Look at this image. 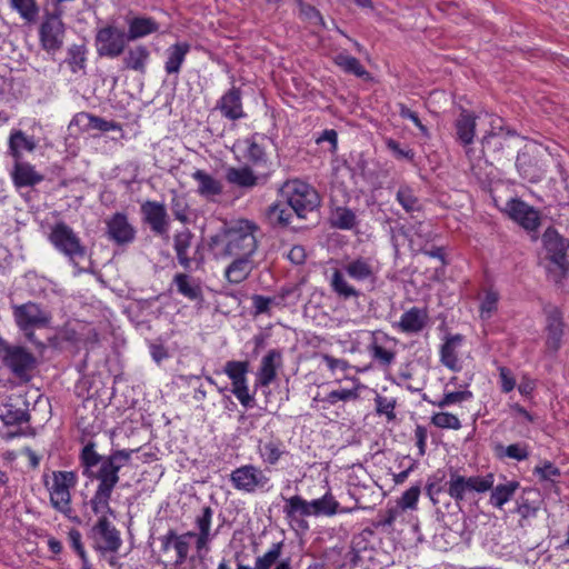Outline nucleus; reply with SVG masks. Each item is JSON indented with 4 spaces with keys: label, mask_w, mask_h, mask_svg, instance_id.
<instances>
[{
    "label": "nucleus",
    "mask_w": 569,
    "mask_h": 569,
    "mask_svg": "<svg viewBox=\"0 0 569 569\" xmlns=\"http://www.w3.org/2000/svg\"><path fill=\"white\" fill-rule=\"evenodd\" d=\"M216 109L231 121H236L246 117L242 107V97L240 88L232 86L218 101Z\"/></svg>",
    "instance_id": "nucleus-21"
},
{
    "label": "nucleus",
    "mask_w": 569,
    "mask_h": 569,
    "mask_svg": "<svg viewBox=\"0 0 569 569\" xmlns=\"http://www.w3.org/2000/svg\"><path fill=\"white\" fill-rule=\"evenodd\" d=\"M431 423L437 428L459 430L461 422L459 418L450 412H437L431 417Z\"/></svg>",
    "instance_id": "nucleus-52"
},
{
    "label": "nucleus",
    "mask_w": 569,
    "mask_h": 569,
    "mask_svg": "<svg viewBox=\"0 0 569 569\" xmlns=\"http://www.w3.org/2000/svg\"><path fill=\"white\" fill-rule=\"evenodd\" d=\"M77 124L84 130H98L101 132H107L111 130H120L121 127L119 123L114 121H108L100 117L93 116L88 112H80L74 116L71 121V126Z\"/></svg>",
    "instance_id": "nucleus-32"
},
{
    "label": "nucleus",
    "mask_w": 569,
    "mask_h": 569,
    "mask_svg": "<svg viewBox=\"0 0 569 569\" xmlns=\"http://www.w3.org/2000/svg\"><path fill=\"white\" fill-rule=\"evenodd\" d=\"M193 238L194 236L189 229L179 231L173 236V249L177 260L179 264L188 271L199 270L204 262L202 247L200 243H198L193 248L192 253H190Z\"/></svg>",
    "instance_id": "nucleus-11"
},
{
    "label": "nucleus",
    "mask_w": 569,
    "mask_h": 569,
    "mask_svg": "<svg viewBox=\"0 0 569 569\" xmlns=\"http://www.w3.org/2000/svg\"><path fill=\"white\" fill-rule=\"evenodd\" d=\"M413 229V236L416 237L418 241L419 248L421 246L429 244L432 242L436 238L435 232L432 231L431 227L428 223L425 222H417L412 226Z\"/></svg>",
    "instance_id": "nucleus-61"
},
{
    "label": "nucleus",
    "mask_w": 569,
    "mask_h": 569,
    "mask_svg": "<svg viewBox=\"0 0 569 569\" xmlns=\"http://www.w3.org/2000/svg\"><path fill=\"white\" fill-rule=\"evenodd\" d=\"M369 351H370L371 357L377 362H379L381 366H385V367L390 366L396 358V353L393 351L383 348L382 346L378 345L377 342H372L369 346Z\"/></svg>",
    "instance_id": "nucleus-57"
},
{
    "label": "nucleus",
    "mask_w": 569,
    "mask_h": 569,
    "mask_svg": "<svg viewBox=\"0 0 569 569\" xmlns=\"http://www.w3.org/2000/svg\"><path fill=\"white\" fill-rule=\"evenodd\" d=\"M268 178L269 173H263L261 176L254 174L250 166H244L241 168L231 167L226 172V179L229 183L246 189H250L260 183H264Z\"/></svg>",
    "instance_id": "nucleus-24"
},
{
    "label": "nucleus",
    "mask_w": 569,
    "mask_h": 569,
    "mask_svg": "<svg viewBox=\"0 0 569 569\" xmlns=\"http://www.w3.org/2000/svg\"><path fill=\"white\" fill-rule=\"evenodd\" d=\"M106 224L109 239L119 246L131 243L136 238V229L128 221L127 214L122 212L112 214Z\"/></svg>",
    "instance_id": "nucleus-20"
},
{
    "label": "nucleus",
    "mask_w": 569,
    "mask_h": 569,
    "mask_svg": "<svg viewBox=\"0 0 569 569\" xmlns=\"http://www.w3.org/2000/svg\"><path fill=\"white\" fill-rule=\"evenodd\" d=\"M230 391L246 409L253 408L256 406V399L249 392L248 381L233 385Z\"/></svg>",
    "instance_id": "nucleus-58"
},
{
    "label": "nucleus",
    "mask_w": 569,
    "mask_h": 569,
    "mask_svg": "<svg viewBox=\"0 0 569 569\" xmlns=\"http://www.w3.org/2000/svg\"><path fill=\"white\" fill-rule=\"evenodd\" d=\"M333 63L343 72L362 78L368 74L360 61L350 56L347 51H341L332 58Z\"/></svg>",
    "instance_id": "nucleus-42"
},
{
    "label": "nucleus",
    "mask_w": 569,
    "mask_h": 569,
    "mask_svg": "<svg viewBox=\"0 0 569 569\" xmlns=\"http://www.w3.org/2000/svg\"><path fill=\"white\" fill-rule=\"evenodd\" d=\"M192 537H196V533L189 531V532H187L184 535L179 536L176 539V542L173 543V548L177 551V560H176L177 565L183 563L184 560L187 559L188 552H189V541H188V538H192Z\"/></svg>",
    "instance_id": "nucleus-62"
},
{
    "label": "nucleus",
    "mask_w": 569,
    "mask_h": 569,
    "mask_svg": "<svg viewBox=\"0 0 569 569\" xmlns=\"http://www.w3.org/2000/svg\"><path fill=\"white\" fill-rule=\"evenodd\" d=\"M128 30L126 34L129 42L146 38L159 31V23L152 18L147 16H137L127 20Z\"/></svg>",
    "instance_id": "nucleus-26"
},
{
    "label": "nucleus",
    "mask_w": 569,
    "mask_h": 569,
    "mask_svg": "<svg viewBox=\"0 0 569 569\" xmlns=\"http://www.w3.org/2000/svg\"><path fill=\"white\" fill-rule=\"evenodd\" d=\"M398 107V112H399V116L402 118V119H409L413 122V124L419 129L420 133L426 137V138H429L430 133H429V130L428 128L421 122V120L419 119L418 117V113L410 110L406 104L403 103H398L397 104Z\"/></svg>",
    "instance_id": "nucleus-63"
},
{
    "label": "nucleus",
    "mask_w": 569,
    "mask_h": 569,
    "mask_svg": "<svg viewBox=\"0 0 569 569\" xmlns=\"http://www.w3.org/2000/svg\"><path fill=\"white\" fill-rule=\"evenodd\" d=\"M0 358L16 376L21 377L32 370L36 365L34 356L21 346H10L0 338Z\"/></svg>",
    "instance_id": "nucleus-14"
},
{
    "label": "nucleus",
    "mask_w": 569,
    "mask_h": 569,
    "mask_svg": "<svg viewBox=\"0 0 569 569\" xmlns=\"http://www.w3.org/2000/svg\"><path fill=\"white\" fill-rule=\"evenodd\" d=\"M445 479V473L438 471L428 478L426 483V493L430 498L433 505L438 503V496L442 492V488L440 486L441 481Z\"/></svg>",
    "instance_id": "nucleus-59"
},
{
    "label": "nucleus",
    "mask_w": 569,
    "mask_h": 569,
    "mask_svg": "<svg viewBox=\"0 0 569 569\" xmlns=\"http://www.w3.org/2000/svg\"><path fill=\"white\" fill-rule=\"evenodd\" d=\"M520 487L518 481H507L505 483L492 486L489 502L495 508L501 509L516 493Z\"/></svg>",
    "instance_id": "nucleus-40"
},
{
    "label": "nucleus",
    "mask_w": 569,
    "mask_h": 569,
    "mask_svg": "<svg viewBox=\"0 0 569 569\" xmlns=\"http://www.w3.org/2000/svg\"><path fill=\"white\" fill-rule=\"evenodd\" d=\"M149 59L150 51L146 46H134L127 50L122 59L123 69L133 70L141 74H144L147 71V64Z\"/></svg>",
    "instance_id": "nucleus-30"
},
{
    "label": "nucleus",
    "mask_w": 569,
    "mask_h": 569,
    "mask_svg": "<svg viewBox=\"0 0 569 569\" xmlns=\"http://www.w3.org/2000/svg\"><path fill=\"white\" fill-rule=\"evenodd\" d=\"M309 505L311 506L312 516L316 517H332L337 513H349L355 510V508L340 507L330 489L321 498L311 500Z\"/></svg>",
    "instance_id": "nucleus-27"
},
{
    "label": "nucleus",
    "mask_w": 569,
    "mask_h": 569,
    "mask_svg": "<svg viewBox=\"0 0 569 569\" xmlns=\"http://www.w3.org/2000/svg\"><path fill=\"white\" fill-rule=\"evenodd\" d=\"M94 43L99 57L113 59L124 52L129 39L123 29L108 24L97 31Z\"/></svg>",
    "instance_id": "nucleus-10"
},
{
    "label": "nucleus",
    "mask_w": 569,
    "mask_h": 569,
    "mask_svg": "<svg viewBox=\"0 0 569 569\" xmlns=\"http://www.w3.org/2000/svg\"><path fill=\"white\" fill-rule=\"evenodd\" d=\"M477 116L466 109H462L455 121L456 138L462 146L473 142L476 132Z\"/></svg>",
    "instance_id": "nucleus-29"
},
{
    "label": "nucleus",
    "mask_w": 569,
    "mask_h": 569,
    "mask_svg": "<svg viewBox=\"0 0 569 569\" xmlns=\"http://www.w3.org/2000/svg\"><path fill=\"white\" fill-rule=\"evenodd\" d=\"M64 11L62 8H54L47 13L39 29V38L42 48L50 52L62 48L66 26L62 21Z\"/></svg>",
    "instance_id": "nucleus-12"
},
{
    "label": "nucleus",
    "mask_w": 569,
    "mask_h": 569,
    "mask_svg": "<svg viewBox=\"0 0 569 569\" xmlns=\"http://www.w3.org/2000/svg\"><path fill=\"white\" fill-rule=\"evenodd\" d=\"M397 201L407 212L419 211L421 209L420 201L416 197L412 188L401 186L396 194Z\"/></svg>",
    "instance_id": "nucleus-51"
},
{
    "label": "nucleus",
    "mask_w": 569,
    "mask_h": 569,
    "mask_svg": "<svg viewBox=\"0 0 569 569\" xmlns=\"http://www.w3.org/2000/svg\"><path fill=\"white\" fill-rule=\"evenodd\" d=\"M248 371H249V362L248 361L230 360V361H227L223 367V372L231 380V386L248 381V379H247Z\"/></svg>",
    "instance_id": "nucleus-47"
},
{
    "label": "nucleus",
    "mask_w": 569,
    "mask_h": 569,
    "mask_svg": "<svg viewBox=\"0 0 569 569\" xmlns=\"http://www.w3.org/2000/svg\"><path fill=\"white\" fill-rule=\"evenodd\" d=\"M499 301V293L493 289H488L480 303V316L482 319H488L491 313L497 310Z\"/></svg>",
    "instance_id": "nucleus-54"
},
{
    "label": "nucleus",
    "mask_w": 569,
    "mask_h": 569,
    "mask_svg": "<svg viewBox=\"0 0 569 569\" xmlns=\"http://www.w3.org/2000/svg\"><path fill=\"white\" fill-rule=\"evenodd\" d=\"M78 476L74 471L57 470L52 472V482L44 480V486L50 493V503L53 509L61 512L67 518L79 522V518L73 516L71 507V489L77 486Z\"/></svg>",
    "instance_id": "nucleus-4"
},
{
    "label": "nucleus",
    "mask_w": 569,
    "mask_h": 569,
    "mask_svg": "<svg viewBox=\"0 0 569 569\" xmlns=\"http://www.w3.org/2000/svg\"><path fill=\"white\" fill-rule=\"evenodd\" d=\"M503 212L528 232H536L541 224V213L520 198L506 202Z\"/></svg>",
    "instance_id": "nucleus-13"
},
{
    "label": "nucleus",
    "mask_w": 569,
    "mask_h": 569,
    "mask_svg": "<svg viewBox=\"0 0 569 569\" xmlns=\"http://www.w3.org/2000/svg\"><path fill=\"white\" fill-rule=\"evenodd\" d=\"M287 203L299 219H306L309 212L320 206V196L310 184L301 180L288 181L284 184Z\"/></svg>",
    "instance_id": "nucleus-7"
},
{
    "label": "nucleus",
    "mask_w": 569,
    "mask_h": 569,
    "mask_svg": "<svg viewBox=\"0 0 569 569\" xmlns=\"http://www.w3.org/2000/svg\"><path fill=\"white\" fill-rule=\"evenodd\" d=\"M427 322V311L418 307H412L402 313L399 321V328L406 333H418L426 327Z\"/></svg>",
    "instance_id": "nucleus-33"
},
{
    "label": "nucleus",
    "mask_w": 569,
    "mask_h": 569,
    "mask_svg": "<svg viewBox=\"0 0 569 569\" xmlns=\"http://www.w3.org/2000/svg\"><path fill=\"white\" fill-rule=\"evenodd\" d=\"M286 505L283 506V512L287 518L296 519L300 517H309L311 513L310 501L302 499L300 496H293L284 499Z\"/></svg>",
    "instance_id": "nucleus-44"
},
{
    "label": "nucleus",
    "mask_w": 569,
    "mask_h": 569,
    "mask_svg": "<svg viewBox=\"0 0 569 569\" xmlns=\"http://www.w3.org/2000/svg\"><path fill=\"white\" fill-rule=\"evenodd\" d=\"M268 142L270 139L262 133H253L244 140V158L252 167L269 169L271 163L266 151Z\"/></svg>",
    "instance_id": "nucleus-19"
},
{
    "label": "nucleus",
    "mask_w": 569,
    "mask_h": 569,
    "mask_svg": "<svg viewBox=\"0 0 569 569\" xmlns=\"http://www.w3.org/2000/svg\"><path fill=\"white\" fill-rule=\"evenodd\" d=\"M177 292L188 300L202 306L204 302L203 289L200 279L188 273H176L172 280Z\"/></svg>",
    "instance_id": "nucleus-22"
},
{
    "label": "nucleus",
    "mask_w": 569,
    "mask_h": 569,
    "mask_svg": "<svg viewBox=\"0 0 569 569\" xmlns=\"http://www.w3.org/2000/svg\"><path fill=\"white\" fill-rule=\"evenodd\" d=\"M330 224L339 230H351L358 224L355 211L345 206H338L331 210Z\"/></svg>",
    "instance_id": "nucleus-38"
},
{
    "label": "nucleus",
    "mask_w": 569,
    "mask_h": 569,
    "mask_svg": "<svg viewBox=\"0 0 569 569\" xmlns=\"http://www.w3.org/2000/svg\"><path fill=\"white\" fill-rule=\"evenodd\" d=\"M420 493H421V483L411 486L408 490H406L402 493V496L398 500V506L402 510L416 509Z\"/></svg>",
    "instance_id": "nucleus-55"
},
{
    "label": "nucleus",
    "mask_w": 569,
    "mask_h": 569,
    "mask_svg": "<svg viewBox=\"0 0 569 569\" xmlns=\"http://www.w3.org/2000/svg\"><path fill=\"white\" fill-rule=\"evenodd\" d=\"M10 3L23 20L27 22L36 21L39 13L37 0H10Z\"/></svg>",
    "instance_id": "nucleus-50"
},
{
    "label": "nucleus",
    "mask_w": 569,
    "mask_h": 569,
    "mask_svg": "<svg viewBox=\"0 0 569 569\" xmlns=\"http://www.w3.org/2000/svg\"><path fill=\"white\" fill-rule=\"evenodd\" d=\"M232 262L226 268L228 282L238 284L244 281L253 269L252 256H233Z\"/></svg>",
    "instance_id": "nucleus-28"
},
{
    "label": "nucleus",
    "mask_w": 569,
    "mask_h": 569,
    "mask_svg": "<svg viewBox=\"0 0 569 569\" xmlns=\"http://www.w3.org/2000/svg\"><path fill=\"white\" fill-rule=\"evenodd\" d=\"M495 475L466 477L457 470L450 472V479L446 483L448 495L459 505L468 493H485L492 488Z\"/></svg>",
    "instance_id": "nucleus-8"
},
{
    "label": "nucleus",
    "mask_w": 569,
    "mask_h": 569,
    "mask_svg": "<svg viewBox=\"0 0 569 569\" xmlns=\"http://www.w3.org/2000/svg\"><path fill=\"white\" fill-rule=\"evenodd\" d=\"M133 449L112 450L108 456L97 452L96 443L88 441L80 451L79 461L82 475L90 480H98L97 489L89 501L94 515H114L109 501L117 483L119 471L131 460Z\"/></svg>",
    "instance_id": "nucleus-1"
},
{
    "label": "nucleus",
    "mask_w": 569,
    "mask_h": 569,
    "mask_svg": "<svg viewBox=\"0 0 569 569\" xmlns=\"http://www.w3.org/2000/svg\"><path fill=\"white\" fill-rule=\"evenodd\" d=\"M516 167L519 174L529 182H538L541 179L532 156L527 151L518 152Z\"/></svg>",
    "instance_id": "nucleus-41"
},
{
    "label": "nucleus",
    "mask_w": 569,
    "mask_h": 569,
    "mask_svg": "<svg viewBox=\"0 0 569 569\" xmlns=\"http://www.w3.org/2000/svg\"><path fill=\"white\" fill-rule=\"evenodd\" d=\"M472 398V392L469 390L447 392L438 401H430L438 408H446L453 403H460Z\"/></svg>",
    "instance_id": "nucleus-53"
},
{
    "label": "nucleus",
    "mask_w": 569,
    "mask_h": 569,
    "mask_svg": "<svg viewBox=\"0 0 569 569\" xmlns=\"http://www.w3.org/2000/svg\"><path fill=\"white\" fill-rule=\"evenodd\" d=\"M496 456L500 459L510 458L517 461H523L529 457L528 446L526 443L517 442L507 447L497 445L495 447Z\"/></svg>",
    "instance_id": "nucleus-46"
},
{
    "label": "nucleus",
    "mask_w": 569,
    "mask_h": 569,
    "mask_svg": "<svg viewBox=\"0 0 569 569\" xmlns=\"http://www.w3.org/2000/svg\"><path fill=\"white\" fill-rule=\"evenodd\" d=\"M282 353L278 349H271L262 358L257 372V385L268 387L277 378V369L281 367Z\"/></svg>",
    "instance_id": "nucleus-25"
},
{
    "label": "nucleus",
    "mask_w": 569,
    "mask_h": 569,
    "mask_svg": "<svg viewBox=\"0 0 569 569\" xmlns=\"http://www.w3.org/2000/svg\"><path fill=\"white\" fill-rule=\"evenodd\" d=\"M192 178L198 182L197 192L207 199H212L223 192V184L208 172L197 169Z\"/></svg>",
    "instance_id": "nucleus-31"
},
{
    "label": "nucleus",
    "mask_w": 569,
    "mask_h": 569,
    "mask_svg": "<svg viewBox=\"0 0 569 569\" xmlns=\"http://www.w3.org/2000/svg\"><path fill=\"white\" fill-rule=\"evenodd\" d=\"M12 178L17 187H32L43 180V177L31 164L20 162V160L16 161Z\"/></svg>",
    "instance_id": "nucleus-36"
},
{
    "label": "nucleus",
    "mask_w": 569,
    "mask_h": 569,
    "mask_svg": "<svg viewBox=\"0 0 569 569\" xmlns=\"http://www.w3.org/2000/svg\"><path fill=\"white\" fill-rule=\"evenodd\" d=\"M14 321L20 330H27L30 327L47 328L51 322L49 311L42 309L36 302H26L12 307Z\"/></svg>",
    "instance_id": "nucleus-15"
},
{
    "label": "nucleus",
    "mask_w": 569,
    "mask_h": 569,
    "mask_svg": "<svg viewBox=\"0 0 569 569\" xmlns=\"http://www.w3.org/2000/svg\"><path fill=\"white\" fill-rule=\"evenodd\" d=\"M258 453L263 462L274 466L284 453V450L280 440L259 441Z\"/></svg>",
    "instance_id": "nucleus-43"
},
{
    "label": "nucleus",
    "mask_w": 569,
    "mask_h": 569,
    "mask_svg": "<svg viewBox=\"0 0 569 569\" xmlns=\"http://www.w3.org/2000/svg\"><path fill=\"white\" fill-rule=\"evenodd\" d=\"M359 398L358 389H339L330 391L326 397L322 398V402L329 405H336L338 401H350Z\"/></svg>",
    "instance_id": "nucleus-56"
},
{
    "label": "nucleus",
    "mask_w": 569,
    "mask_h": 569,
    "mask_svg": "<svg viewBox=\"0 0 569 569\" xmlns=\"http://www.w3.org/2000/svg\"><path fill=\"white\" fill-rule=\"evenodd\" d=\"M190 51V44L187 42H177L171 44L166 53L167 60L164 63V70L168 74H178L181 66Z\"/></svg>",
    "instance_id": "nucleus-34"
},
{
    "label": "nucleus",
    "mask_w": 569,
    "mask_h": 569,
    "mask_svg": "<svg viewBox=\"0 0 569 569\" xmlns=\"http://www.w3.org/2000/svg\"><path fill=\"white\" fill-rule=\"evenodd\" d=\"M502 119L496 118L491 121L492 131L483 136L481 140L482 152L498 151L502 148L501 131H502Z\"/></svg>",
    "instance_id": "nucleus-45"
},
{
    "label": "nucleus",
    "mask_w": 569,
    "mask_h": 569,
    "mask_svg": "<svg viewBox=\"0 0 569 569\" xmlns=\"http://www.w3.org/2000/svg\"><path fill=\"white\" fill-rule=\"evenodd\" d=\"M28 403L21 396H10L0 402V436L11 440L23 435L22 425L28 423Z\"/></svg>",
    "instance_id": "nucleus-5"
},
{
    "label": "nucleus",
    "mask_w": 569,
    "mask_h": 569,
    "mask_svg": "<svg viewBox=\"0 0 569 569\" xmlns=\"http://www.w3.org/2000/svg\"><path fill=\"white\" fill-rule=\"evenodd\" d=\"M87 49L83 44H72L67 52L64 62L70 67L73 73L84 71Z\"/></svg>",
    "instance_id": "nucleus-48"
},
{
    "label": "nucleus",
    "mask_w": 569,
    "mask_h": 569,
    "mask_svg": "<svg viewBox=\"0 0 569 569\" xmlns=\"http://www.w3.org/2000/svg\"><path fill=\"white\" fill-rule=\"evenodd\" d=\"M542 241L548 253H550V262L563 276L569 268L566 251L569 248V242L562 238L556 229L549 227L543 236Z\"/></svg>",
    "instance_id": "nucleus-17"
},
{
    "label": "nucleus",
    "mask_w": 569,
    "mask_h": 569,
    "mask_svg": "<svg viewBox=\"0 0 569 569\" xmlns=\"http://www.w3.org/2000/svg\"><path fill=\"white\" fill-rule=\"evenodd\" d=\"M292 212L288 203L276 202L267 208L266 219L273 228H287L291 222Z\"/></svg>",
    "instance_id": "nucleus-35"
},
{
    "label": "nucleus",
    "mask_w": 569,
    "mask_h": 569,
    "mask_svg": "<svg viewBox=\"0 0 569 569\" xmlns=\"http://www.w3.org/2000/svg\"><path fill=\"white\" fill-rule=\"evenodd\" d=\"M141 213L143 221L149 224L153 233L158 236L168 234L170 219L163 203L147 200L141 204Z\"/></svg>",
    "instance_id": "nucleus-18"
},
{
    "label": "nucleus",
    "mask_w": 569,
    "mask_h": 569,
    "mask_svg": "<svg viewBox=\"0 0 569 569\" xmlns=\"http://www.w3.org/2000/svg\"><path fill=\"white\" fill-rule=\"evenodd\" d=\"M386 147L387 149L392 153V156L398 159V160H401V159H406L410 162H413L415 160V151L410 148H402L401 144L392 139V138H388L386 139Z\"/></svg>",
    "instance_id": "nucleus-60"
},
{
    "label": "nucleus",
    "mask_w": 569,
    "mask_h": 569,
    "mask_svg": "<svg viewBox=\"0 0 569 569\" xmlns=\"http://www.w3.org/2000/svg\"><path fill=\"white\" fill-rule=\"evenodd\" d=\"M462 336L455 335L450 336L440 349V361L443 366L452 371H459L461 366L459 363L456 348L461 343Z\"/></svg>",
    "instance_id": "nucleus-37"
},
{
    "label": "nucleus",
    "mask_w": 569,
    "mask_h": 569,
    "mask_svg": "<svg viewBox=\"0 0 569 569\" xmlns=\"http://www.w3.org/2000/svg\"><path fill=\"white\" fill-rule=\"evenodd\" d=\"M260 227L249 219L223 222L219 231L208 241L209 249L217 258L253 256L258 249L257 232Z\"/></svg>",
    "instance_id": "nucleus-2"
},
{
    "label": "nucleus",
    "mask_w": 569,
    "mask_h": 569,
    "mask_svg": "<svg viewBox=\"0 0 569 569\" xmlns=\"http://www.w3.org/2000/svg\"><path fill=\"white\" fill-rule=\"evenodd\" d=\"M547 315V348L551 351H558L561 347V339L563 336V320L561 311L553 306L545 309Z\"/></svg>",
    "instance_id": "nucleus-23"
},
{
    "label": "nucleus",
    "mask_w": 569,
    "mask_h": 569,
    "mask_svg": "<svg viewBox=\"0 0 569 569\" xmlns=\"http://www.w3.org/2000/svg\"><path fill=\"white\" fill-rule=\"evenodd\" d=\"M282 548L283 541L272 543L264 555L256 558L254 569H271L278 562Z\"/></svg>",
    "instance_id": "nucleus-49"
},
{
    "label": "nucleus",
    "mask_w": 569,
    "mask_h": 569,
    "mask_svg": "<svg viewBox=\"0 0 569 569\" xmlns=\"http://www.w3.org/2000/svg\"><path fill=\"white\" fill-rule=\"evenodd\" d=\"M49 241L77 270H87L80 267V262L87 258L88 250L71 227L64 222L56 223L49 234Z\"/></svg>",
    "instance_id": "nucleus-6"
},
{
    "label": "nucleus",
    "mask_w": 569,
    "mask_h": 569,
    "mask_svg": "<svg viewBox=\"0 0 569 569\" xmlns=\"http://www.w3.org/2000/svg\"><path fill=\"white\" fill-rule=\"evenodd\" d=\"M37 144L32 137H28L21 130H13L9 137V152L19 161L22 157V151H33Z\"/></svg>",
    "instance_id": "nucleus-39"
},
{
    "label": "nucleus",
    "mask_w": 569,
    "mask_h": 569,
    "mask_svg": "<svg viewBox=\"0 0 569 569\" xmlns=\"http://www.w3.org/2000/svg\"><path fill=\"white\" fill-rule=\"evenodd\" d=\"M232 487L246 493L267 492L271 489V480L260 467L248 463L240 466L230 473Z\"/></svg>",
    "instance_id": "nucleus-9"
},
{
    "label": "nucleus",
    "mask_w": 569,
    "mask_h": 569,
    "mask_svg": "<svg viewBox=\"0 0 569 569\" xmlns=\"http://www.w3.org/2000/svg\"><path fill=\"white\" fill-rule=\"evenodd\" d=\"M376 402V411L378 415H385L388 420H393L396 418L395 407L396 400L388 399L383 396L377 395L375 398Z\"/></svg>",
    "instance_id": "nucleus-64"
},
{
    "label": "nucleus",
    "mask_w": 569,
    "mask_h": 569,
    "mask_svg": "<svg viewBox=\"0 0 569 569\" xmlns=\"http://www.w3.org/2000/svg\"><path fill=\"white\" fill-rule=\"evenodd\" d=\"M380 270L379 261L373 257L358 256L348 259L341 269H335L331 273L329 283L331 291L342 300L358 299L361 292L352 286L347 277L352 280L365 283L373 290L378 281Z\"/></svg>",
    "instance_id": "nucleus-3"
},
{
    "label": "nucleus",
    "mask_w": 569,
    "mask_h": 569,
    "mask_svg": "<svg viewBox=\"0 0 569 569\" xmlns=\"http://www.w3.org/2000/svg\"><path fill=\"white\" fill-rule=\"evenodd\" d=\"M94 538V549L102 555L118 552L122 545L119 530L109 521L106 515L99 517L91 529Z\"/></svg>",
    "instance_id": "nucleus-16"
}]
</instances>
